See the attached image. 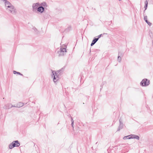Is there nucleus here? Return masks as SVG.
<instances>
[{"label": "nucleus", "mask_w": 153, "mask_h": 153, "mask_svg": "<svg viewBox=\"0 0 153 153\" xmlns=\"http://www.w3.org/2000/svg\"><path fill=\"white\" fill-rule=\"evenodd\" d=\"M5 8L6 10L9 13L15 15L17 12L16 10L15 7L10 3L8 2L5 5Z\"/></svg>", "instance_id": "nucleus-1"}, {"label": "nucleus", "mask_w": 153, "mask_h": 153, "mask_svg": "<svg viewBox=\"0 0 153 153\" xmlns=\"http://www.w3.org/2000/svg\"><path fill=\"white\" fill-rule=\"evenodd\" d=\"M64 68H62L61 69L58 70L56 72H55L54 73V71H52V77L53 76V80L54 82H56L59 79L57 74H61L64 71Z\"/></svg>", "instance_id": "nucleus-2"}, {"label": "nucleus", "mask_w": 153, "mask_h": 153, "mask_svg": "<svg viewBox=\"0 0 153 153\" xmlns=\"http://www.w3.org/2000/svg\"><path fill=\"white\" fill-rule=\"evenodd\" d=\"M20 145L18 141H14L11 143H10L9 145V148L10 149H12L15 147H18Z\"/></svg>", "instance_id": "nucleus-3"}, {"label": "nucleus", "mask_w": 153, "mask_h": 153, "mask_svg": "<svg viewBox=\"0 0 153 153\" xmlns=\"http://www.w3.org/2000/svg\"><path fill=\"white\" fill-rule=\"evenodd\" d=\"M150 81L146 79H144L142 80L140 83V85L143 86H146L148 85L150 83Z\"/></svg>", "instance_id": "nucleus-4"}, {"label": "nucleus", "mask_w": 153, "mask_h": 153, "mask_svg": "<svg viewBox=\"0 0 153 153\" xmlns=\"http://www.w3.org/2000/svg\"><path fill=\"white\" fill-rule=\"evenodd\" d=\"M40 5V3L39 2L34 3L33 4V11L34 12H37V10Z\"/></svg>", "instance_id": "nucleus-5"}, {"label": "nucleus", "mask_w": 153, "mask_h": 153, "mask_svg": "<svg viewBox=\"0 0 153 153\" xmlns=\"http://www.w3.org/2000/svg\"><path fill=\"white\" fill-rule=\"evenodd\" d=\"M14 107H15V105H13L10 103H8L5 105L3 107V108L5 109H7Z\"/></svg>", "instance_id": "nucleus-6"}, {"label": "nucleus", "mask_w": 153, "mask_h": 153, "mask_svg": "<svg viewBox=\"0 0 153 153\" xmlns=\"http://www.w3.org/2000/svg\"><path fill=\"white\" fill-rule=\"evenodd\" d=\"M66 52V51L65 48H61L59 54L60 55H64L65 54Z\"/></svg>", "instance_id": "nucleus-7"}, {"label": "nucleus", "mask_w": 153, "mask_h": 153, "mask_svg": "<svg viewBox=\"0 0 153 153\" xmlns=\"http://www.w3.org/2000/svg\"><path fill=\"white\" fill-rule=\"evenodd\" d=\"M40 6L44 8V9H47L48 5L45 2H43L40 4Z\"/></svg>", "instance_id": "nucleus-8"}, {"label": "nucleus", "mask_w": 153, "mask_h": 153, "mask_svg": "<svg viewBox=\"0 0 153 153\" xmlns=\"http://www.w3.org/2000/svg\"><path fill=\"white\" fill-rule=\"evenodd\" d=\"M130 139H136L137 140H139L140 139L139 136L138 135L135 134H131L129 135Z\"/></svg>", "instance_id": "nucleus-9"}, {"label": "nucleus", "mask_w": 153, "mask_h": 153, "mask_svg": "<svg viewBox=\"0 0 153 153\" xmlns=\"http://www.w3.org/2000/svg\"><path fill=\"white\" fill-rule=\"evenodd\" d=\"M44 11V8L39 5L37 10V11L40 13H42Z\"/></svg>", "instance_id": "nucleus-10"}, {"label": "nucleus", "mask_w": 153, "mask_h": 153, "mask_svg": "<svg viewBox=\"0 0 153 153\" xmlns=\"http://www.w3.org/2000/svg\"><path fill=\"white\" fill-rule=\"evenodd\" d=\"M120 122V125L119 126V127L117 129V131H120L121 129H122L123 128V124L122 123L121 121L120 120H119Z\"/></svg>", "instance_id": "nucleus-11"}, {"label": "nucleus", "mask_w": 153, "mask_h": 153, "mask_svg": "<svg viewBox=\"0 0 153 153\" xmlns=\"http://www.w3.org/2000/svg\"><path fill=\"white\" fill-rule=\"evenodd\" d=\"M98 40V38H94L93 40L92 43L91 44V46L93 45Z\"/></svg>", "instance_id": "nucleus-12"}, {"label": "nucleus", "mask_w": 153, "mask_h": 153, "mask_svg": "<svg viewBox=\"0 0 153 153\" xmlns=\"http://www.w3.org/2000/svg\"><path fill=\"white\" fill-rule=\"evenodd\" d=\"M24 105V104L23 103L20 102L17 104L16 106H15V107H22Z\"/></svg>", "instance_id": "nucleus-13"}, {"label": "nucleus", "mask_w": 153, "mask_h": 153, "mask_svg": "<svg viewBox=\"0 0 153 153\" xmlns=\"http://www.w3.org/2000/svg\"><path fill=\"white\" fill-rule=\"evenodd\" d=\"M144 19L145 21L150 26L151 25V23L148 21L147 19V16H145L144 17Z\"/></svg>", "instance_id": "nucleus-14"}, {"label": "nucleus", "mask_w": 153, "mask_h": 153, "mask_svg": "<svg viewBox=\"0 0 153 153\" xmlns=\"http://www.w3.org/2000/svg\"><path fill=\"white\" fill-rule=\"evenodd\" d=\"M148 1L147 0H146L145 2V5L144 6V8H145V10H146L147 9V7L148 6Z\"/></svg>", "instance_id": "nucleus-15"}, {"label": "nucleus", "mask_w": 153, "mask_h": 153, "mask_svg": "<svg viewBox=\"0 0 153 153\" xmlns=\"http://www.w3.org/2000/svg\"><path fill=\"white\" fill-rule=\"evenodd\" d=\"M119 55H120V53H119L118 56L117 58V60L119 62H120L121 61V58L119 56Z\"/></svg>", "instance_id": "nucleus-16"}, {"label": "nucleus", "mask_w": 153, "mask_h": 153, "mask_svg": "<svg viewBox=\"0 0 153 153\" xmlns=\"http://www.w3.org/2000/svg\"><path fill=\"white\" fill-rule=\"evenodd\" d=\"M13 74H17L19 75H21V76H23L22 74H21L20 73L18 72H16V71H13Z\"/></svg>", "instance_id": "nucleus-17"}, {"label": "nucleus", "mask_w": 153, "mask_h": 153, "mask_svg": "<svg viewBox=\"0 0 153 153\" xmlns=\"http://www.w3.org/2000/svg\"><path fill=\"white\" fill-rule=\"evenodd\" d=\"M0 1H3L4 3V5L6 4V3L9 2L7 0H0Z\"/></svg>", "instance_id": "nucleus-18"}, {"label": "nucleus", "mask_w": 153, "mask_h": 153, "mask_svg": "<svg viewBox=\"0 0 153 153\" xmlns=\"http://www.w3.org/2000/svg\"><path fill=\"white\" fill-rule=\"evenodd\" d=\"M32 29L34 30V31L36 33H37V30L36 28L35 27H33L32 28Z\"/></svg>", "instance_id": "nucleus-19"}, {"label": "nucleus", "mask_w": 153, "mask_h": 153, "mask_svg": "<svg viewBox=\"0 0 153 153\" xmlns=\"http://www.w3.org/2000/svg\"><path fill=\"white\" fill-rule=\"evenodd\" d=\"M130 136L129 135H128V136H125L123 139H130Z\"/></svg>", "instance_id": "nucleus-20"}, {"label": "nucleus", "mask_w": 153, "mask_h": 153, "mask_svg": "<svg viewBox=\"0 0 153 153\" xmlns=\"http://www.w3.org/2000/svg\"><path fill=\"white\" fill-rule=\"evenodd\" d=\"M102 34H101L98 36L97 38H98V39H99V38H100L102 36Z\"/></svg>", "instance_id": "nucleus-21"}, {"label": "nucleus", "mask_w": 153, "mask_h": 153, "mask_svg": "<svg viewBox=\"0 0 153 153\" xmlns=\"http://www.w3.org/2000/svg\"><path fill=\"white\" fill-rule=\"evenodd\" d=\"M71 121L72 123H74V121L72 117H71Z\"/></svg>", "instance_id": "nucleus-22"}, {"label": "nucleus", "mask_w": 153, "mask_h": 153, "mask_svg": "<svg viewBox=\"0 0 153 153\" xmlns=\"http://www.w3.org/2000/svg\"><path fill=\"white\" fill-rule=\"evenodd\" d=\"M74 123H71V125L73 128H74V127H73Z\"/></svg>", "instance_id": "nucleus-23"}]
</instances>
